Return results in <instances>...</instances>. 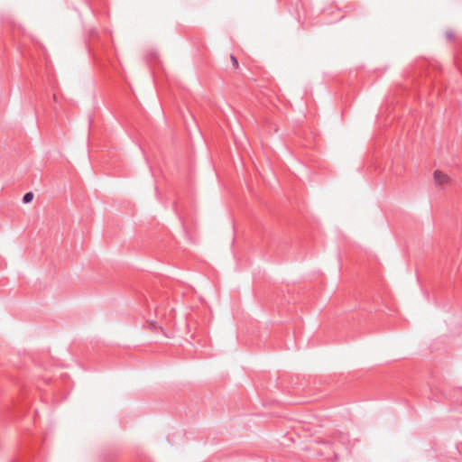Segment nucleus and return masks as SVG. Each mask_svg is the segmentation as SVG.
Listing matches in <instances>:
<instances>
[{"label":"nucleus","mask_w":462,"mask_h":462,"mask_svg":"<svg viewBox=\"0 0 462 462\" xmlns=\"http://www.w3.org/2000/svg\"><path fill=\"white\" fill-rule=\"evenodd\" d=\"M433 177H434V180H435V183L437 186H441V185L447 183L449 180L448 175L442 173L440 171H435Z\"/></svg>","instance_id":"f257e3e1"},{"label":"nucleus","mask_w":462,"mask_h":462,"mask_svg":"<svg viewBox=\"0 0 462 462\" xmlns=\"http://www.w3.org/2000/svg\"><path fill=\"white\" fill-rule=\"evenodd\" d=\"M33 199V193L32 192H27L23 197V202L25 204L30 203Z\"/></svg>","instance_id":"f03ea898"},{"label":"nucleus","mask_w":462,"mask_h":462,"mask_svg":"<svg viewBox=\"0 0 462 462\" xmlns=\"http://www.w3.org/2000/svg\"><path fill=\"white\" fill-rule=\"evenodd\" d=\"M230 60L232 61V64L234 66L235 69H237L239 67V63H238V60L236 59V57L233 54L230 55Z\"/></svg>","instance_id":"7ed1b4c3"},{"label":"nucleus","mask_w":462,"mask_h":462,"mask_svg":"<svg viewBox=\"0 0 462 462\" xmlns=\"http://www.w3.org/2000/svg\"><path fill=\"white\" fill-rule=\"evenodd\" d=\"M447 36H448V38H449V39H451V38L453 37V35H452L451 33H448V32L447 33Z\"/></svg>","instance_id":"20e7f679"}]
</instances>
